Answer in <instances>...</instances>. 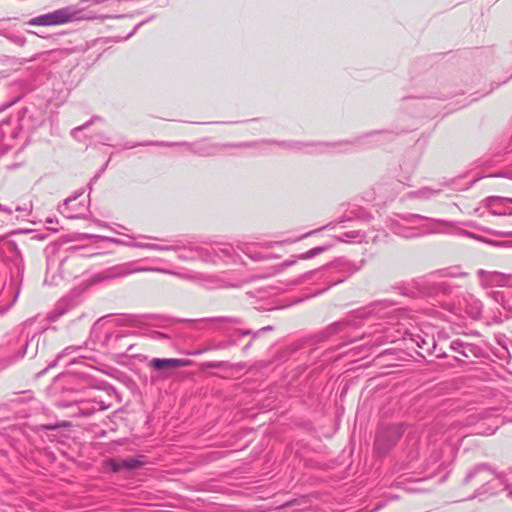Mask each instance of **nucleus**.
I'll return each instance as SVG.
<instances>
[{"mask_svg": "<svg viewBox=\"0 0 512 512\" xmlns=\"http://www.w3.org/2000/svg\"><path fill=\"white\" fill-rule=\"evenodd\" d=\"M191 361L188 359L177 358H153L149 362V366L156 371L165 372L170 369L187 367Z\"/></svg>", "mask_w": 512, "mask_h": 512, "instance_id": "18", "label": "nucleus"}, {"mask_svg": "<svg viewBox=\"0 0 512 512\" xmlns=\"http://www.w3.org/2000/svg\"><path fill=\"white\" fill-rule=\"evenodd\" d=\"M477 277L482 286H504L509 277L498 271L477 270Z\"/></svg>", "mask_w": 512, "mask_h": 512, "instance_id": "19", "label": "nucleus"}, {"mask_svg": "<svg viewBox=\"0 0 512 512\" xmlns=\"http://www.w3.org/2000/svg\"><path fill=\"white\" fill-rule=\"evenodd\" d=\"M227 341L222 340L218 342H212L208 346V350H226L228 349Z\"/></svg>", "mask_w": 512, "mask_h": 512, "instance_id": "41", "label": "nucleus"}, {"mask_svg": "<svg viewBox=\"0 0 512 512\" xmlns=\"http://www.w3.org/2000/svg\"><path fill=\"white\" fill-rule=\"evenodd\" d=\"M86 238H97L101 241H107L110 243H114L117 245H122L128 247L129 243H126L125 240L115 238V237H108V236H99V235H86Z\"/></svg>", "mask_w": 512, "mask_h": 512, "instance_id": "31", "label": "nucleus"}, {"mask_svg": "<svg viewBox=\"0 0 512 512\" xmlns=\"http://www.w3.org/2000/svg\"><path fill=\"white\" fill-rule=\"evenodd\" d=\"M382 134L390 135V133L385 132V131H376V132L371 133V135H382Z\"/></svg>", "mask_w": 512, "mask_h": 512, "instance_id": "59", "label": "nucleus"}, {"mask_svg": "<svg viewBox=\"0 0 512 512\" xmlns=\"http://www.w3.org/2000/svg\"><path fill=\"white\" fill-rule=\"evenodd\" d=\"M493 234L501 237H512V229L511 230H502V231H491Z\"/></svg>", "mask_w": 512, "mask_h": 512, "instance_id": "51", "label": "nucleus"}, {"mask_svg": "<svg viewBox=\"0 0 512 512\" xmlns=\"http://www.w3.org/2000/svg\"><path fill=\"white\" fill-rule=\"evenodd\" d=\"M178 253L177 258L182 261H191L196 259L195 253H191L188 250L181 249L176 251Z\"/></svg>", "mask_w": 512, "mask_h": 512, "instance_id": "35", "label": "nucleus"}, {"mask_svg": "<svg viewBox=\"0 0 512 512\" xmlns=\"http://www.w3.org/2000/svg\"><path fill=\"white\" fill-rule=\"evenodd\" d=\"M363 235L360 234L359 231H350L343 234V236L338 237L341 241H346L345 238H352V239H359V241H362Z\"/></svg>", "mask_w": 512, "mask_h": 512, "instance_id": "43", "label": "nucleus"}, {"mask_svg": "<svg viewBox=\"0 0 512 512\" xmlns=\"http://www.w3.org/2000/svg\"><path fill=\"white\" fill-rule=\"evenodd\" d=\"M77 348H74V347H67L58 357L57 359L48 365V368H51V367H54L56 365V361L59 360L64 354H68L70 353L71 351H74L76 350Z\"/></svg>", "mask_w": 512, "mask_h": 512, "instance_id": "50", "label": "nucleus"}, {"mask_svg": "<svg viewBox=\"0 0 512 512\" xmlns=\"http://www.w3.org/2000/svg\"><path fill=\"white\" fill-rule=\"evenodd\" d=\"M417 338V340L413 339L416 342L417 346L426 352H430L432 342L430 343L429 341L421 338L419 335L417 336Z\"/></svg>", "mask_w": 512, "mask_h": 512, "instance_id": "39", "label": "nucleus"}, {"mask_svg": "<svg viewBox=\"0 0 512 512\" xmlns=\"http://www.w3.org/2000/svg\"><path fill=\"white\" fill-rule=\"evenodd\" d=\"M31 324H32V321H31V320L27 321V322L24 324L23 332H24V331L26 330V328H27L29 325H31Z\"/></svg>", "mask_w": 512, "mask_h": 512, "instance_id": "62", "label": "nucleus"}, {"mask_svg": "<svg viewBox=\"0 0 512 512\" xmlns=\"http://www.w3.org/2000/svg\"><path fill=\"white\" fill-rule=\"evenodd\" d=\"M208 321H211V322H225V323H231V324H241L242 323V320L240 318H237V317H215V318H210L208 319Z\"/></svg>", "mask_w": 512, "mask_h": 512, "instance_id": "34", "label": "nucleus"}, {"mask_svg": "<svg viewBox=\"0 0 512 512\" xmlns=\"http://www.w3.org/2000/svg\"><path fill=\"white\" fill-rule=\"evenodd\" d=\"M1 252L4 254L5 259H7L10 263V274L12 277L14 276H22L24 271V261L16 242L9 241L7 242L3 248H1Z\"/></svg>", "mask_w": 512, "mask_h": 512, "instance_id": "11", "label": "nucleus"}, {"mask_svg": "<svg viewBox=\"0 0 512 512\" xmlns=\"http://www.w3.org/2000/svg\"><path fill=\"white\" fill-rule=\"evenodd\" d=\"M320 231V229H316V230H312V231H309L303 235H301L300 237H298L297 239H294V240H285V241H277V242H268L265 244V247L266 248H271L273 247L274 245H280V244H283V243H294V242H297L299 240H302V239H305L313 234H315L316 232Z\"/></svg>", "mask_w": 512, "mask_h": 512, "instance_id": "30", "label": "nucleus"}, {"mask_svg": "<svg viewBox=\"0 0 512 512\" xmlns=\"http://www.w3.org/2000/svg\"><path fill=\"white\" fill-rule=\"evenodd\" d=\"M32 209L31 203H25L23 206H16L15 210L24 213H30Z\"/></svg>", "mask_w": 512, "mask_h": 512, "instance_id": "49", "label": "nucleus"}, {"mask_svg": "<svg viewBox=\"0 0 512 512\" xmlns=\"http://www.w3.org/2000/svg\"><path fill=\"white\" fill-rule=\"evenodd\" d=\"M442 452L439 449H434L426 462V470L431 471L429 477L436 474L440 468L443 466V462H441Z\"/></svg>", "mask_w": 512, "mask_h": 512, "instance_id": "24", "label": "nucleus"}, {"mask_svg": "<svg viewBox=\"0 0 512 512\" xmlns=\"http://www.w3.org/2000/svg\"><path fill=\"white\" fill-rule=\"evenodd\" d=\"M391 231L404 238H413L429 232H453L484 241V238L462 229H456L450 222L427 218L419 214H396L390 219Z\"/></svg>", "mask_w": 512, "mask_h": 512, "instance_id": "1", "label": "nucleus"}, {"mask_svg": "<svg viewBox=\"0 0 512 512\" xmlns=\"http://www.w3.org/2000/svg\"><path fill=\"white\" fill-rule=\"evenodd\" d=\"M0 211L2 212H5L7 214H11L12 213V209L7 207V206H4L2 204H0Z\"/></svg>", "mask_w": 512, "mask_h": 512, "instance_id": "54", "label": "nucleus"}, {"mask_svg": "<svg viewBox=\"0 0 512 512\" xmlns=\"http://www.w3.org/2000/svg\"><path fill=\"white\" fill-rule=\"evenodd\" d=\"M469 308L467 309V313L473 319H478L482 313V304L480 301L471 299V303H468Z\"/></svg>", "mask_w": 512, "mask_h": 512, "instance_id": "27", "label": "nucleus"}, {"mask_svg": "<svg viewBox=\"0 0 512 512\" xmlns=\"http://www.w3.org/2000/svg\"><path fill=\"white\" fill-rule=\"evenodd\" d=\"M150 337L155 340L169 339V337L166 334L159 331H152L150 333Z\"/></svg>", "mask_w": 512, "mask_h": 512, "instance_id": "48", "label": "nucleus"}, {"mask_svg": "<svg viewBox=\"0 0 512 512\" xmlns=\"http://www.w3.org/2000/svg\"><path fill=\"white\" fill-rule=\"evenodd\" d=\"M475 481L480 486L475 490L469 499L482 496L484 494H495L500 487L509 488V479L505 473H498L491 465L480 463L475 465L466 474L463 483L465 485Z\"/></svg>", "mask_w": 512, "mask_h": 512, "instance_id": "4", "label": "nucleus"}, {"mask_svg": "<svg viewBox=\"0 0 512 512\" xmlns=\"http://www.w3.org/2000/svg\"><path fill=\"white\" fill-rule=\"evenodd\" d=\"M508 496H509L510 498H512V489H510V490L508 491Z\"/></svg>", "mask_w": 512, "mask_h": 512, "instance_id": "64", "label": "nucleus"}, {"mask_svg": "<svg viewBox=\"0 0 512 512\" xmlns=\"http://www.w3.org/2000/svg\"><path fill=\"white\" fill-rule=\"evenodd\" d=\"M45 252H46V279H45V281H47V277L49 274H51L52 279H54L55 275L60 272L61 267L66 258H61L56 253L55 247L47 248L45 250Z\"/></svg>", "mask_w": 512, "mask_h": 512, "instance_id": "20", "label": "nucleus"}, {"mask_svg": "<svg viewBox=\"0 0 512 512\" xmlns=\"http://www.w3.org/2000/svg\"><path fill=\"white\" fill-rule=\"evenodd\" d=\"M503 308L507 311L508 315L512 317V292L507 296L503 302Z\"/></svg>", "mask_w": 512, "mask_h": 512, "instance_id": "45", "label": "nucleus"}, {"mask_svg": "<svg viewBox=\"0 0 512 512\" xmlns=\"http://www.w3.org/2000/svg\"><path fill=\"white\" fill-rule=\"evenodd\" d=\"M121 463H122L121 459H110L109 460V466L114 472L124 470Z\"/></svg>", "mask_w": 512, "mask_h": 512, "instance_id": "46", "label": "nucleus"}, {"mask_svg": "<svg viewBox=\"0 0 512 512\" xmlns=\"http://www.w3.org/2000/svg\"><path fill=\"white\" fill-rule=\"evenodd\" d=\"M273 329H274V328H273V326H270V325H269V326L262 327V328H261V329H259V330H260L261 335H262L263 333L268 332V331H272Z\"/></svg>", "mask_w": 512, "mask_h": 512, "instance_id": "55", "label": "nucleus"}, {"mask_svg": "<svg viewBox=\"0 0 512 512\" xmlns=\"http://www.w3.org/2000/svg\"><path fill=\"white\" fill-rule=\"evenodd\" d=\"M207 368H231L232 364L227 361H210L205 364Z\"/></svg>", "mask_w": 512, "mask_h": 512, "instance_id": "36", "label": "nucleus"}, {"mask_svg": "<svg viewBox=\"0 0 512 512\" xmlns=\"http://www.w3.org/2000/svg\"><path fill=\"white\" fill-rule=\"evenodd\" d=\"M81 414L83 416H89L92 414V410H89V409H81Z\"/></svg>", "mask_w": 512, "mask_h": 512, "instance_id": "57", "label": "nucleus"}, {"mask_svg": "<svg viewBox=\"0 0 512 512\" xmlns=\"http://www.w3.org/2000/svg\"><path fill=\"white\" fill-rule=\"evenodd\" d=\"M449 349L457 354L454 358L463 363L466 359L479 357L481 355V348L479 346L466 342L460 338L451 340L449 343Z\"/></svg>", "mask_w": 512, "mask_h": 512, "instance_id": "13", "label": "nucleus"}, {"mask_svg": "<svg viewBox=\"0 0 512 512\" xmlns=\"http://www.w3.org/2000/svg\"><path fill=\"white\" fill-rule=\"evenodd\" d=\"M252 346V341L248 342L244 347H243V352H246L248 349H250Z\"/></svg>", "mask_w": 512, "mask_h": 512, "instance_id": "60", "label": "nucleus"}, {"mask_svg": "<svg viewBox=\"0 0 512 512\" xmlns=\"http://www.w3.org/2000/svg\"><path fill=\"white\" fill-rule=\"evenodd\" d=\"M141 272H157V273H164V274H172V275H179L178 273H175L171 270L164 269V268H156V267H140L135 266L134 263H125L123 265L116 266L112 268L110 272V277H125L134 273H141Z\"/></svg>", "mask_w": 512, "mask_h": 512, "instance_id": "14", "label": "nucleus"}, {"mask_svg": "<svg viewBox=\"0 0 512 512\" xmlns=\"http://www.w3.org/2000/svg\"><path fill=\"white\" fill-rule=\"evenodd\" d=\"M281 145L287 146V147H290V148H297L298 149V148H300V146L302 144L299 143V142H294V143H289V144L283 142Z\"/></svg>", "mask_w": 512, "mask_h": 512, "instance_id": "53", "label": "nucleus"}, {"mask_svg": "<svg viewBox=\"0 0 512 512\" xmlns=\"http://www.w3.org/2000/svg\"><path fill=\"white\" fill-rule=\"evenodd\" d=\"M394 311V303L391 301L381 300L374 302L367 307L353 312L346 318L329 325L323 330V337L328 338L337 333L348 332L351 329L359 328L371 318L384 319L388 317L393 320L394 317L390 316V314Z\"/></svg>", "mask_w": 512, "mask_h": 512, "instance_id": "2", "label": "nucleus"}, {"mask_svg": "<svg viewBox=\"0 0 512 512\" xmlns=\"http://www.w3.org/2000/svg\"><path fill=\"white\" fill-rule=\"evenodd\" d=\"M7 38L14 44L22 47L26 44V38L22 35H17V34H11V35H8Z\"/></svg>", "mask_w": 512, "mask_h": 512, "instance_id": "38", "label": "nucleus"}, {"mask_svg": "<svg viewBox=\"0 0 512 512\" xmlns=\"http://www.w3.org/2000/svg\"><path fill=\"white\" fill-rule=\"evenodd\" d=\"M130 239H134V241L130 242L128 244V247L131 248H140V249H148V250H154V251H180L182 247L179 244H173V245H158L154 243H148V242H140L136 241V239H155L154 237L147 236V235H138L136 237L126 235Z\"/></svg>", "mask_w": 512, "mask_h": 512, "instance_id": "17", "label": "nucleus"}, {"mask_svg": "<svg viewBox=\"0 0 512 512\" xmlns=\"http://www.w3.org/2000/svg\"><path fill=\"white\" fill-rule=\"evenodd\" d=\"M95 223L100 227L109 228V225L106 222L95 220Z\"/></svg>", "mask_w": 512, "mask_h": 512, "instance_id": "56", "label": "nucleus"}, {"mask_svg": "<svg viewBox=\"0 0 512 512\" xmlns=\"http://www.w3.org/2000/svg\"><path fill=\"white\" fill-rule=\"evenodd\" d=\"M440 193L439 189H432L430 187H423L417 191L410 192L409 197H415L419 199H430L437 196Z\"/></svg>", "mask_w": 512, "mask_h": 512, "instance_id": "26", "label": "nucleus"}, {"mask_svg": "<svg viewBox=\"0 0 512 512\" xmlns=\"http://www.w3.org/2000/svg\"><path fill=\"white\" fill-rule=\"evenodd\" d=\"M430 352L438 358L447 356V353L443 350V347L439 348L434 340H432V350L430 349Z\"/></svg>", "mask_w": 512, "mask_h": 512, "instance_id": "44", "label": "nucleus"}, {"mask_svg": "<svg viewBox=\"0 0 512 512\" xmlns=\"http://www.w3.org/2000/svg\"><path fill=\"white\" fill-rule=\"evenodd\" d=\"M180 145V143L175 142H164V141H143V142H127L123 145V149H133L136 147H146V146H161V147H172Z\"/></svg>", "mask_w": 512, "mask_h": 512, "instance_id": "25", "label": "nucleus"}, {"mask_svg": "<svg viewBox=\"0 0 512 512\" xmlns=\"http://www.w3.org/2000/svg\"><path fill=\"white\" fill-rule=\"evenodd\" d=\"M295 263H296V259H288L281 264V267L287 268V267L294 265Z\"/></svg>", "mask_w": 512, "mask_h": 512, "instance_id": "52", "label": "nucleus"}, {"mask_svg": "<svg viewBox=\"0 0 512 512\" xmlns=\"http://www.w3.org/2000/svg\"><path fill=\"white\" fill-rule=\"evenodd\" d=\"M401 426L391 425L377 432L374 447L379 455L385 454L402 436Z\"/></svg>", "mask_w": 512, "mask_h": 512, "instance_id": "9", "label": "nucleus"}, {"mask_svg": "<svg viewBox=\"0 0 512 512\" xmlns=\"http://www.w3.org/2000/svg\"><path fill=\"white\" fill-rule=\"evenodd\" d=\"M44 331L45 329H42L40 332H35L31 336H29V333H27L25 335L24 343L20 351L14 355L13 360H10L9 364L22 359L26 354L30 355L31 357L36 356L39 347L40 335Z\"/></svg>", "mask_w": 512, "mask_h": 512, "instance_id": "15", "label": "nucleus"}, {"mask_svg": "<svg viewBox=\"0 0 512 512\" xmlns=\"http://www.w3.org/2000/svg\"><path fill=\"white\" fill-rule=\"evenodd\" d=\"M465 276H467V273L462 272L457 266L439 269L430 274V278L433 280L440 278H460Z\"/></svg>", "mask_w": 512, "mask_h": 512, "instance_id": "23", "label": "nucleus"}, {"mask_svg": "<svg viewBox=\"0 0 512 512\" xmlns=\"http://www.w3.org/2000/svg\"><path fill=\"white\" fill-rule=\"evenodd\" d=\"M78 197H79V195H74V196L68 197L64 200L62 213L66 214V216L68 218H76L77 217V215L70 212V204L72 202H74Z\"/></svg>", "mask_w": 512, "mask_h": 512, "instance_id": "32", "label": "nucleus"}, {"mask_svg": "<svg viewBox=\"0 0 512 512\" xmlns=\"http://www.w3.org/2000/svg\"><path fill=\"white\" fill-rule=\"evenodd\" d=\"M102 120L101 117L99 116H93L89 121H87L86 123H84L83 125L81 126H78L76 127L75 129H73V132H77V131H82L83 129H85L86 127L90 126L92 123H94L95 121H100Z\"/></svg>", "mask_w": 512, "mask_h": 512, "instance_id": "47", "label": "nucleus"}, {"mask_svg": "<svg viewBox=\"0 0 512 512\" xmlns=\"http://www.w3.org/2000/svg\"><path fill=\"white\" fill-rule=\"evenodd\" d=\"M500 408L499 407H490L482 409L481 411L470 415L467 418L468 425H475L481 421H489L488 427L483 431H478V433L492 435L497 429L504 423L503 420H500Z\"/></svg>", "mask_w": 512, "mask_h": 512, "instance_id": "8", "label": "nucleus"}, {"mask_svg": "<svg viewBox=\"0 0 512 512\" xmlns=\"http://www.w3.org/2000/svg\"><path fill=\"white\" fill-rule=\"evenodd\" d=\"M491 215L512 216V198L501 196H490L482 201Z\"/></svg>", "mask_w": 512, "mask_h": 512, "instance_id": "12", "label": "nucleus"}, {"mask_svg": "<svg viewBox=\"0 0 512 512\" xmlns=\"http://www.w3.org/2000/svg\"><path fill=\"white\" fill-rule=\"evenodd\" d=\"M77 305L76 297L73 295H67L60 299L47 314V321L56 322L60 317L65 315L67 312L72 310Z\"/></svg>", "mask_w": 512, "mask_h": 512, "instance_id": "16", "label": "nucleus"}, {"mask_svg": "<svg viewBox=\"0 0 512 512\" xmlns=\"http://www.w3.org/2000/svg\"><path fill=\"white\" fill-rule=\"evenodd\" d=\"M329 248V246H318V247H314L308 251H306L305 253H302L300 254L297 258L298 259H301V260H308V259H312L318 255H320L321 253L327 251Z\"/></svg>", "mask_w": 512, "mask_h": 512, "instance_id": "28", "label": "nucleus"}, {"mask_svg": "<svg viewBox=\"0 0 512 512\" xmlns=\"http://www.w3.org/2000/svg\"><path fill=\"white\" fill-rule=\"evenodd\" d=\"M123 337H125V334L123 333H111L107 335L106 342L108 345L112 346L113 348L117 347V342H119Z\"/></svg>", "mask_w": 512, "mask_h": 512, "instance_id": "33", "label": "nucleus"}, {"mask_svg": "<svg viewBox=\"0 0 512 512\" xmlns=\"http://www.w3.org/2000/svg\"><path fill=\"white\" fill-rule=\"evenodd\" d=\"M406 331L397 328V323L392 321L386 323L371 324L369 329L362 334V338L372 337V344L379 346L384 343H393L404 337Z\"/></svg>", "mask_w": 512, "mask_h": 512, "instance_id": "6", "label": "nucleus"}, {"mask_svg": "<svg viewBox=\"0 0 512 512\" xmlns=\"http://www.w3.org/2000/svg\"><path fill=\"white\" fill-rule=\"evenodd\" d=\"M237 250L245 253L247 256H249L253 260L257 261V260L262 259L260 254H255V255L250 254L248 252L247 244L243 243V242H237L236 246H234L233 244H229V243H220V244H216L214 246V253H215L217 259H221L224 261L236 262L237 259L240 257L237 253Z\"/></svg>", "mask_w": 512, "mask_h": 512, "instance_id": "10", "label": "nucleus"}, {"mask_svg": "<svg viewBox=\"0 0 512 512\" xmlns=\"http://www.w3.org/2000/svg\"><path fill=\"white\" fill-rule=\"evenodd\" d=\"M98 177H99V174L95 175V176L91 179V181H90V185H91L92 183L96 182V181H97V179H98Z\"/></svg>", "mask_w": 512, "mask_h": 512, "instance_id": "63", "label": "nucleus"}, {"mask_svg": "<svg viewBox=\"0 0 512 512\" xmlns=\"http://www.w3.org/2000/svg\"><path fill=\"white\" fill-rule=\"evenodd\" d=\"M15 297H17V295H16ZM14 299H16V298H14ZM14 301H15V300H13V301H12V303H11L9 306H7V307H5V308H2V309L0 310V313H1V314L5 313V312L9 309V307L14 303Z\"/></svg>", "mask_w": 512, "mask_h": 512, "instance_id": "61", "label": "nucleus"}, {"mask_svg": "<svg viewBox=\"0 0 512 512\" xmlns=\"http://www.w3.org/2000/svg\"><path fill=\"white\" fill-rule=\"evenodd\" d=\"M81 11L73 6H66L55 11L31 18L27 24L31 26L63 25L80 18Z\"/></svg>", "mask_w": 512, "mask_h": 512, "instance_id": "7", "label": "nucleus"}, {"mask_svg": "<svg viewBox=\"0 0 512 512\" xmlns=\"http://www.w3.org/2000/svg\"><path fill=\"white\" fill-rule=\"evenodd\" d=\"M365 265L366 260L363 258L358 261H352L348 258L340 257L319 270H312L303 274L301 281H307L317 276L318 280L326 284L325 288L316 293V295H319L331 287L343 283Z\"/></svg>", "mask_w": 512, "mask_h": 512, "instance_id": "3", "label": "nucleus"}, {"mask_svg": "<svg viewBox=\"0 0 512 512\" xmlns=\"http://www.w3.org/2000/svg\"><path fill=\"white\" fill-rule=\"evenodd\" d=\"M199 154L202 155V156H211L214 153L211 152V151H199Z\"/></svg>", "mask_w": 512, "mask_h": 512, "instance_id": "58", "label": "nucleus"}, {"mask_svg": "<svg viewBox=\"0 0 512 512\" xmlns=\"http://www.w3.org/2000/svg\"><path fill=\"white\" fill-rule=\"evenodd\" d=\"M237 332L241 336H251L252 339H256L261 336L260 330L253 331L251 329H237Z\"/></svg>", "mask_w": 512, "mask_h": 512, "instance_id": "40", "label": "nucleus"}, {"mask_svg": "<svg viewBox=\"0 0 512 512\" xmlns=\"http://www.w3.org/2000/svg\"><path fill=\"white\" fill-rule=\"evenodd\" d=\"M121 460H122L121 465L124 470L138 469L143 465V462L140 459L135 458V457H128L126 459H121Z\"/></svg>", "mask_w": 512, "mask_h": 512, "instance_id": "29", "label": "nucleus"}, {"mask_svg": "<svg viewBox=\"0 0 512 512\" xmlns=\"http://www.w3.org/2000/svg\"><path fill=\"white\" fill-rule=\"evenodd\" d=\"M239 333L237 332V329L234 330L231 334H229L227 341L228 347L236 346L239 342Z\"/></svg>", "mask_w": 512, "mask_h": 512, "instance_id": "42", "label": "nucleus"}, {"mask_svg": "<svg viewBox=\"0 0 512 512\" xmlns=\"http://www.w3.org/2000/svg\"><path fill=\"white\" fill-rule=\"evenodd\" d=\"M154 18H155V15H151V16H150V17H148L147 19H145V20H143V21L139 22L137 25H135V26H134L133 30H132V31H131V32H130L126 37L122 38L121 40H127V39H129L130 37H132V36L136 33V31H137L140 27H142V26H143V25H145L146 23H148V22L152 21Z\"/></svg>", "mask_w": 512, "mask_h": 512, "instance_id": "37", "label": "nucleus"}, {"mask_svg": "<svg viewBox=\"0 0 512 512\" xmlns=\"http://www.w3.org/2000/svg\"><path fill=\"white\" fill-rule=\"evenodd\" d=\"M182 249L188 250L191 253H195L196 258L201 259L204 262L216 263L217 257L214 253V247L211 250L194 245L192 243L179 244Z\"/></svg>", "mask_w": 512, "mask_h": 512, "instance_id": "21", "label": "nucleus"}, {"mask_svg": "<svg viewBox=\"0 0 512 512\" xmlns=\"http://www.w3.org/2000/svg\"><path fill=\"white\" fill-rule=\"evenodd\" d=\"M26 112L27 108H23L16 115L0 122V157L15 147Z\"/></svg>", "mask_w": 512, "mask_h": 512, "instance_id": "5", "label": "nucleus"}, {"mask_svg": "<svg viewBox=\"0 0 512 512\" xmlns=\"http://www.w3.org/2000/svg\"><path fill=\"white\" fill-rule=\"evenodd\" d=\"M115 326H128L139 328L144 324L142 316L135 314H121L113 319Z\"/></svg>", "mask_w": 512, "mask_h": 512, "instance_id": "22", "label": "nucleus"}]
</instances>
